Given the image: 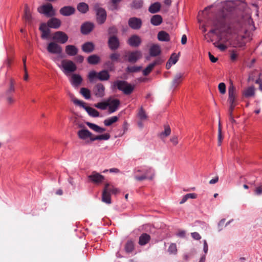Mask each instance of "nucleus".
<instances>
[{"label":"nucleus","instance_id":"1","mask_svg":"<svg viewBox=\"0 0 262 262\" xmlns=\"http://www.w3.org/2000/svg\"><path fill=\"white\" fill-rule=\"evenodd\" d=\"M154 170L149 167L143 166L137 167L134 170V178L139 181L145 179H152L154 176Z\"/></svg>","mask_w":262,"mask_h":262},{"label":"nucleus","instance_id":"2","mask_svg":"<svg viewBox=\"0 0 262 262\" xmlns=\"http://www.w3.org/2000/svg\"><path fill=\"white\" fill-rule=\"evenodd\" d=\"M51 58L53 61L57 63L58 67L67 76H68L69 74L71 73L74 72L77 69L76 65L73 61L70 60L63 59L61 61L60 64H58L57 63V62L59 60V56H52Z\"/></svg>","mask_w":262,"mask_h":262},{"label":"nucleus","instance_id":"3","mask_svg":"<svg viewBox=\"0 0 262 262\" xmlns=\"http://www.w3.org/2000/svg\"><path fill=\"white\" fill-rule=\"evenodd\" d=\"M112 86V89H117L126 95L131 94L135 89V85L129 83L124 80L115 81Z\"/></svg>","mask_w":262,"mask_h":262},{"label":"nucleus","instance_id":"4","mask_svg":"<svg viewBox=\"0 0 262 262\" xmlns=\"http://www.w3.org/2000/svg\"><path fill=\"white\" fill-rule=\"evenodd\" d=\"M110 77V74L106 70H102L98 73L95 71H91L88 74V78L91 82H93L96 78L100 81L107 80Z\"/></svg>","mask_w":262,"mask_h":262},{"label":"nucleus","instance_id":"5","mask_svg":"<svg viewBox=\"0 0 262 262\" xmlns=\"http://www.w3.org/2000/svg\"><path fill=\"white\" fill-rule=\"evenodd\" d=\"M73 102L74 104L83 107L90 116L93 117H99V113L97 110L90 106H85L84 102L82 101L74 98L73 99Z\"/></svg>","mask_w":262,"mask_h":262},{"label":"nucleus","instance_id":"6","mask_svg":"<svg viewBox=\"0 0 262 262\" xmlns=\"http://www.w3.org/2000/svg\"><path fill=\"white\" fill-rule=\"evenodd\" d=\"M37 11L39 13L43 14L47 17H51L55 15V11L52 5L50 3L39 7L37 8Z\"/></svg>","mask_w":262,"mask_h":262},{"label":"nucleus","instance_id":"7","mask_svg":"<svg viewBox=\"0 0 262 262\" xmlns=\"http://www.w3.org/2000/svg\"><path fill=\"white\" fill-rule=\"evenodd\" d=\"M78 138L88 144L91 142V138H93V135L85 127L79 129L77 132Z\"/></svg>","mask_w":262,"mask_h":262},{"label":"nucleus","instance_id":"8","mask_svg":"<svg viewBox=\"0 0 262 262\" xmlns=\"http://www.w3.org/2000/svg\"><path fill=\"white\" fill-rule=\"evenodd\" d=\"M142 56L141 52L138 50L126 52L125 55V56L127 58L128 61L131 63L136 62L142 57Z\"/></svg>","mask_w":262,"mask_h":262},{"label":"nucleus","instance_id":"9","mask_svg":"<svg viewBox=\"0 0 262 262\" xmlns=\"http://www.w3.org/2000/svg\"><path fill=\"white\" fill-rule=\"evenodd\" d=\"M95 10L96 12L97 20L99 24H103L106 18V13L105 10L99 7L98 4H96L95 6Z\"/></svg>","mask_w":262,"mask_h":262},{"label":"nucleus","instance_id":"10","mask_svg":"<svg viewBox=\"0 0 262 262\" xmlns=\"http://www.w3.org/2000/svg\"><path fill=\"white\" fill-rule=\"evenodd\" d=\"M107 102L108 107V112L112 114L117 111L120 105V101L118 99L110 97L107 99Z\"/></svg>","mask_w":262,"mask_h":262},{"label":"nucleus","instance_id":"11","mask_svg":"<svg viewBox=\"0 0 262 262\" xmlns=\"http://www.w3.org/2000/svg\"><path fill=\"white\" fill-rule=\"evenodd\" d=\"M47 50L49 53L60 55L62 54V47L55 42H51L48 44Z\"/></svg>","mask_w":262,"mask_h":262},{"label":"nucleus","instance_id":"12","mask_svg":"<svg viewBox=\"0 0 262 262\" xmlns=\"http://www.w3.org/2000/svg\"><path fill=\"white\" fill-rule=\"evenodd\" d=\"M228 101L229 103L237 104V93L232 83H231L228 88Z\"/></svg>","mask_w":262,"mask_h":262},{"label":"nucleus","instance_id":"13","mask_svg":"<svg viewBox=\"0 0 262 262\" xmlns=\"http://www.w3.org/2000/svg\"><path fill=\"white\" fill-rule=\"evenodd\" d=\"M68 36L63 32H56L53 36V39L57 42L60 43H65L68 40Z\"/></svg>","mask_w":262,"mask_h":262},{"label":"nucleus","instance_id":"14","mask_svg":"<svg viewBox=\"0 0 262 262\" xmlns=\"http://www.w3.org/2000/svg\"><path fill=\"white\" fill-rule=\"evenodd\" d=\"M105 88L102 83H99L94 88L93 92L95 96L97 98H102L105 95Z\"/></svg>","mask_w":262,"mask_h":262},{"label":"nucleus","instance_id":"15","mask_svg":"<svg viewBox=\"0 0 262 262\" xmlns=\"http://www.w3.org/2000/svg\"><path fill=\"white\" fill-rule=\"evenodd\" d=\"M89 180L96 184L102 183L104 180V177L100 173L93 171L91 175L88 176Z\"/></svg>","mask_w":262,"mask_h":262},{"label":"nucleus","instance_id":"16","mask_svg":"<svg viewBox=\"0 0 262 262\" xmlns=\"http://www.w3.org/2000/svg\"><path fill=\"white\" fill-rule=\"evenodd\" d=\"M69 80L74 88H77L81 84L83 79L79 74H73L71 75Z\"/></svg>","mask_w":262,"mask_h":262},{"label":"nucleus","instance_id":"17","mask_svg":"<svg viewBox=\"0 0 262 262\" xmlns=\"http://www.w3.org/2000/svg\"><path fill=\"white\" fill-rule=\"evenodd\" d=\"M108 45L111 50H116L119 47L120 42L119 39L116 36H111L108 38Z\"/></svg>","mask_w":262,"mask_h":262},{"label":"nucleus","instance_id":"18","mask_svg":"<svg viewBox=\"0 0 262 262\" xmlns=\"http://www.w3.org/2000/svg\"><path fill=\"white\" fill-rule=\"evenodd\" d=\"M142 25L141 20L136 17L130 18L128 20L129 26L133 29H139Z\"/></svg>","mask_w":262,"mask_h":262},{"label":"nucleus","instance_id":"19","mask_svg":"<svg viewBox=\"0 0 262 262\" xmlns=\"http://www.w3.org/2000/svg\"><path fill=\"white\" fill-rule=\"evenodd\" d=\"M141 42L140 37L136 35L131 36L127 40V43L129 46L133 47H138Z\"/></svg>","mask_w":262,"mask_h":262},{"label":"nucleus","instance_id":"20","mask_svg":"<svg viewBox=\"0 0 262 262\" xmlns=\"http://www.w3.org/2000/svg\"><path fill=\"white\" fill-rule=\"evenodd\" d=\"M184 77V74L179 73L177 74L172 81L171 88L174 90L182 82Z\"/></svg>","mask_w":262,"mask_h":262},{"label":"nucleus","instance_id":"21","mask_svg":"<svg viewBox=\"0 0 262 262\" xmlns=\"http://www.w3.org/2000/svg\"><path fill=\"white\" fill-rule=\"evenodd\" d=\"M75 9L72 6H64L61 8L60 10V13L63 16H70L74 13Z\"/></svg>","mask_w":262,"mask_h":262},{"label":"nucleus","instance_id":"22","mask_svg":"<svg viewBox=\"0 0 262 262\" xmlns=\"http://www.w3.org/2000/svg\"><path fill=\"white\" fill-rule=\"evenodd\" d=\"M47 25L48 27L57 29L61 25V21L58 18L53 17L48 21Z\"/></svg>","mask_w":262,"mask_h":262},{"label":"nucleus","instance_id":"23","mask_svg":"<svg viewBox=\"0 0 262 262\" xmlns=\"http://www.w3.org/2000/svg\"><path fill=\"white\" fill-rule=\"evenodd\" d=\"M94 28V25L91 23H86L83 24L81 27V33L83 34H88L92 31Z\"/></svg>","mask_w":262,"mask_h":262},{"label":"nucleus","instance_id":"24","mask_svg":"<svg viewBox=\"0 0 262 262\" xmlns=\"http://www.w3.org/2000/svg\"><path fill=\"white\" fill-rule=\"evenodd\" d=\"M108 187H104L102 196V201L106 204H110L111 203V194L108 193Z\"/></svg>","mask_w":262,"mask_h":262},{"label":"nucleus","instance_id":"25","mask_svg":"<svg viewBox=\"0 0 262 262\" xmlns=\"http://www.w3.org/2000/svg\"><path fill=\"white\" fill-rule=\"evenodd\" d=\"M66 53L69 55L73 56L78 53V49L74 45H68L65 48Z\"/></svg>","mask_w":262,"mask_h":262},{"label":"nucleus","instance_id":"26","mask_svg":"<svg viewBox=\"0 0 262 262\" xmlns=\"http://www.w3.org/2000/svg\"><path fill=\"white\" fill-rule=\"evenodd\" d=\"M160 63V60L157 59L154 62L150 63L143 71V74L144 76L148 75L154 68L157 64Z\"/></svg>","mask_w":262,"mask_h":262},{"label":"nucleus","instance_id":"27","mask_svg":"<svg viewBox=\"0 0 262 262\" xmlns=\"http://www.w3.org/2000/svg\"><path fill=\"white\" fill-rule=\"evenodd\" d=\"M86 124L91 129L93 130L96 133H102L106 130L105 128L101 127L95 124L89 122H86Z\"/></svg>","mask_w":262,"mask_h":262},{"label":"nucleus","instance_id":"28","mask_svg":"<svg viewBox=\"0 0 262 262\" xmlns=\"http://www.w3.org/2000/svg\"><path fill=\"white\" fill-rule=\"evenodd\" d=\"M255 89L253 86L245 89L243 91V95L246 98H249L254 95Z\"/></svg>","mask_w":262,"mask_h":262},{"label":"nucleus","instance_id":"29","mask_svg":"<svg viewBox=\"0 0 262 262\" xmlns=\"http://www.w3.org/2000/svg\"><path fill=\"white\" fill-rule=\"evenodd\" d=\"M150 239V236L149 234L143 233L139 237V244L141 246L145 245L148 243Z\"/></svg>","mask_w":262,"mask_h":262},{"label":"nucleus","instance_id":"30","mask_svg":"<svg viewBox=\"0 0 262 262\" xmlns=\"http://www.w3.org/2000/svg\"><path fill=\"white\" fill-rule=\"evenodd\" d=\"M150 55L151 56H157L161 53L160 47L158 45H154L150 48Z\"/></svg>","mask_w":262,"mask_h":262},{"label":"nucleus","instance_id":"31","mask_svg":"<svg viewBox=\"0 0 262 262\" xmlns=\"http://www.w3.org/2000/svg\"><path fill=\"white\" fill-rule=\"evenodd\" d=\"M158 39L161 41H168L170 40V36L165 31H161L158 34Z\"/></svg>","mask_w":262,"mask_h":262},{"label":"nucleus","instance_id":"32","mask_svg":"<svg viewBox=\"0 0 262 262\" xmlns=\"http://www.w3.org/2000/svg\"><path fill=\"white\" fill-rule=\"evenodd\" d=\"M160 3L159 2H155L150 6L148 9V11L151 13H156L160 11Z\"/></svg>","mask_w":262,"mask_h":262},{"label":"nucleus","instance_id":"33","mask_svg":"<svg viewBox=\"0 0 262 262\" xmlns=\"http://www.w3.org/2000/svg\"><path fill=\"white\" fill-rule=\"evenodd\" d=\"M82 49L84 52L90 53L94 50V45L92 42H87L82 45Z\"/></svg>","mask_w":262,"mask_h":262},{"label":"nucleus","instance_id":"34","mask_svg":"<svg viewBox=\"0 0 262 262\" xmlns=\"http://www.w3.org/2000/svg\"><path fill=\"white\" fill-rule=\"evenodd\" d=\"M25 14H24V18L25 20L28 23H30L32 20V15L31 13L30 10L29 6L27 5H25Z\"/></svg>","mask_w":262,"mask_h":262},{"label":"nucleus","instance_id":"35","mask_svg":"<svg viewBox=\"0 0 262 262\" xmlns=\"http://www.w3.org/2000/svg\"><path fill=\"white\" fill-rule=\"evenodd\" d=\"M162 22V18L160 15H154L150 19V23L154 26H159Z\"/></svg>","mask_w":262,"mask_h":262},{"label":"nucleus","instance_id":"36","mask_svg":"<svg viewBox=\"0 0 262 262\" xmlns=\"http://www.w3.org/2000/svg\"><path fill=\"white\" fill-rule=\"evenodd\" d=\"M71 121L73 122V124L77 126L78 127L81 129L84 128L85 125L83 122L77 116H74L71 118Z\"/></svg>","mask_w":262,"mask_h":262},{"label":"nucleus","instance_id":"37","mask_svg":"<svg viewBox=\"0 0 262 262\" xmlns=\"http://www.w3.org/2000/svg\"><path fill=\"white\" fill-rule=\"evenodd\" d=\"M110 135L108 133L96 136H93V138H91V142L96 140H107L110 138Z\"/></svg>","mask_w":262,"mask_h":262},{"label":"nucleus","instance_id":"38","mask_svg":"<svg viewBox=\"0 0 262 262\" xmlns=\"http://www.w3.org/2000/svg\"><path fill=\"white\" fill-rule=\"evenodd\" d=\"M100 60V57L97 55H92L88 58V62L91 64H96L99 62Z\"/></svg>","mask_w":262,"mask_h":262},{"label":"nucleus","instance_id":"39","mask_svg":"<svg viewBox=\"0 0 262 262\" xmlns=\"http://www.w3.org/2000/svg\"><path fill=\"white\" fill-rule=\"evenodd\" d=\"M77 9L81 13H85L88 11L89 6L85 3H80L77 6Z\"/></svg>","mask_w":262,"mask_h":262},{"label":"nucleus","instance_id":"40","mask_svg":"<svg viewBox=\"0 0 262 262\" xmlns=\"http://www.w3.org/2000/svg\"><path fill=\"white\" fill-rule=\"evenodd\" d=\"M243 37H239L238 38L237 40H233L232 41L231 45L233 47H242L245 46V41L244 40H242Z\"/></svg>","mask_w":262,"mask_h":262},{"label":"nucleus","instance_id":"41","mask_svg":"<svg viewBox=\"0 0 262 262\" xmlns=\"http://www.w3.org/2000/svg\"><path fill=\"white\" fill-rule=\"evenodd\" d=\"M118 120V117L117 116H113L107 118L104 121V124L106 126L111 125L113 123L117 122Z\"/></svg>","mask_w":262,"mask_h":262},{"label":"nucleus","instance_id":"42","mask_svg":"<svg viewBox=\"0 0 262 262\" xmlns=\"http://www.w3.org/2000/svg\"><path fill=\"white\" fill-rule=\"evenodd\" d=\"M80 94L86 99H89L91 98V92L90 91L85 88H82L80 89Z\"/></svg>","mask_w":262,"mask_h":262},{"label":"nucleus","instance_id":"43","mask_svg":"<svg viewBox=\"0 0 262 262\" xmlns=\"http://www.w3.org/2000/svg\"><path fill=\"white\" fill-rule=\"evenodd\" d=\"M213 45L221 51H224L227 48V46L224 43H221V40H217L214 42Z\"/></svg>","mask_w":262,"mask_h":262},{"label":"nucleus","instance_id":"44","mask_svg":"<svg viewBox=\"0 0 262 262\" xmlns=\"http://www.w3.org/2000/svg\"><path fill=\"white\" fill-rule=\"evenodd\" d=\"M95 106L101 110H106L108 106L107 100L105 102H101L95 104Z\"/></svg>","mask_w":262,"mask_h":262},{"label":"nucleus","instance_id":"45","mask_svg":"<svg viewBox=\"0 0 262 262\" xmlns=\"http://www.w3.org/2000/svg\"><path fill=\"white\" fill-rule=\"evenodd\" d=\"M223 139V137L222 134V128H221V122L219 121V129H218V145L221 146L222 144V141Z\"/></svg>","mask_w":262,"mask_h":262},{"label":"nucleus","instance_id":"46","mask_svg":"<svg viewBox=\"0 0 262 262\" xmlns=\"http://www.w3.org/2000/svg\"><path fill=\"white\" fill-rule=\"evenodd\" d=\"M143 4L142 0H135L132 3V7L135 9L141 8Z\"/></svg>","mask_w":262,"mask_h":262},{"label":"nucleus","instance_id":"47","mask_svg":"<svg viewBox=\"0 0 262 262\" xmlns=\"http://www.w3.org/2000/svg\"><path fill=\"white\" fill-rule=\"evenodd\" d=\"M138 117L142 120H144L147 118V115L142 107H141L138 113Z\"/></svg>","mask_w":262,"mask_h":262},{"label":"nucleus","instance_id":"48","mask_svg":"<svg viewBox=\"0 0 262 262\" xmlns=\"http://www.w3.org/2000/svg\"><path fill=\"white\" fill-rule=\"evenodd\" d=\"M168 251L170 254H176L177 252V246L175 244H171L168 248Z\"/></svg>","mask_w":262,"mask_h":262},{"label":"nucleus","instance_id":"49","mask_svg":"<svg viewBox=\"0 0 262 262\" xmlns=\"http://www.w3.org/2000/svg\"><path fill=\"white\" fill-rule=\"evenodd\" d=\"M108 187V193H109L110 194L111 193H114L116 194L118 192V190L117 188L114 187L113 186L111 185L110 184H106L104 187Z\"/></svg>","mask_w":262,"mask_h":262},{"label":"nucleus","instance_id":"50","mask_svg":"<svg viewBox=\"0 0 262 262\" xmlns=\"http://www.w3.org/2000/svg\"><path fill=\"white\" fill-rule=\"evenodd\" d=\"M125 250L127 252H131L134 249V244L132 242H128L125 245Z\"/></svg>","mask_w":262,"mask_h":262},{"label":"nucleus","instance_id":"51","mask_svg":"<svg viewBox=\"0 0 262 262\" xmlns=\"http://www.w3.org/2000/svg\"><path fill=\"white\" fill-rule=\"evenodd\" d=\"M108 34L111 36H116L118 32V30L116 27L112 26L108 28Z\"/></svg>","mask_w":262,"mask_h":262},{"label":"nucleus","instance_id":"52","mask_svg":"<svg viewBox=\"0 0 262 262\" xmlns=\"http://www.w3.org/2000/svg\"><path fill=\"white\" fill-rule=\"evenodd\" d=\"M179 59V57L176 54V53H173L168 61H170L171 64H174L177 63Z\"/></svg>","mask_w":262,"mask_h":262},{"label":"nucleus","instance_id":"53","mask_svg":"<svg viewBox=\"0 0 262 262\" xmlns=\"http://www.w3.org/2000/svg\"><path fill=\"white\" fill-rule=\"evenodd\" d=\"M141 67L132 66L127 68V71L128 72H137L140 70Z\"/></svg>","mask_w":262,"mask_h":262},{"label":"nucleus","instance_id":"54","mask_svg":"<svg viewBox=\"0 0 262 262\" xmlns=\"http://www.w3.org/2000/svg\"><path fill=\"white\" fill-rule=\"evenodd\" d=\"M120 54L117 53H114L110 55V58L113 61H119Z\"/></svg>","mask_w":262,"mask_h":262},{"label":"nucleus","instance_id":"55","mask_svg":"<svg viewBox=\"0 0 262 262\" xmlns=\"http://www.w3.org/2000/svg\"><path fill=\"white\" fill-rule=\"evenodd\" d=\"M104 67L105 68H106L107 69H108V70L110 71H112L114 70V64L110 61H106L105 63H104Z\"/></svg>","mask_w":262,"mask_h":262},{"label":"nucleus","instance_id":"56","mask_svg":"<svg viewBox=\"0 0 262 262\" xmlns=\"http://www.w3.org/2000/svg\"><path fill=\"white\" fill-rule=\"evenodd\" d=\"M218 88L219 91L221 94H224L226 93V85L224 83H220L219 84Z\"/></svg>","mask_w":262,"mask_h":262},{"label":"nucleus","instance_id":"57","mask_svg":"<svg viewBox=\"0 0 262 262\" xmlns=\"http://www.w3.org/2000/svg\"><path fill=\"white\" fill-rule=\"evenodd\" d=\"M170 133H171L170 128L169 126H165L164 131L163 132L161 133V136H164L165 137H167L170 134Z\"/></svg>","mask_w":262,"mask_h":262},{"label":"nucleus","instance_id":"58","mask_svg":"<svg viewBox=\"0 0 262 262\" xmlns=\"http://www.w3.org/2000/svg\"><path fill=\"white\" fill-rule=\"evenodd\" d=\"M237 57H238L237 53L234 51H232L231 52V54H230V59L232 61H235L237 60Z\"/></svg>","mask_w":262,"mask_h":262},{"label":"nucleus","instance_id":"59","mask_svg":"<svg viewBox=\"0 0 262 262\" xmlns=\"http://www.w3.org/2000/svg\"><path fill=\"white\" fill-rule=\"evenodd\" d=\"M50 29H48L45 31H43L41 32V37L43 39H46L47 38L50 34Z\"/></svg>","mask_w":262,"mask_h":262},{"label":"nucleus","instance_id":"60","mask_svg":"<svg viewBox=\"0 0 262 262\" xmlns=\"http://www.w3.org/2000/svg\"><path fill=\"white\" fill-rule=\"evenodd\" d=\"M170 140L173 145H176L178 144V137L177 136H172Z\"/></svg>","mask_w":262,"mask_h":262},{"label":"nucleus","instance_id":"61","mask_svg":"<svg viewBox=\"0 0 262 262\" xmlns=\"http://www.w3.org/2000/svg\"><path fill=\"white\" fill-rule=\"evenodd\" d=\"M192 238L195 240H200L201 238V235L196 232L191 233Z\"/></svg>","mask_w":262,"mask_h":262},{"label":"nucleus","instance_id":"62","mask_svg":"<svg viewBox=\"0 0 262 262\" xmlns=\"http://www.w3.org/2000/svg\"><path fill=\"white\" fill-rule=\"evenodd\" d=\"M254 193L255 194L257 195H261L262 194V187L259 186L256 187L254 190Z\"/></svg>","mask_w":262,"mask_h":262},{"label":"nucleus","instance_id":"63","mask_svg":"<svg viewBox=\"0 0 262 262\" xmlns=\"http://www.w3.org/2000/svg\"><path fill=\"white\" fill-rule=\"evenodd\" d=\"M225 221V219H222L219 223V224H218V228H219V232L221 231V230H222V229L223 228V226H224V224Z\"/></svg>","mask_w":262,"mask_h":262},{"label":"nucleus","instance_id":"64","mask_svg":"<svg viewBox=\"0 0 262 262\" xmlns=\"http://www.w3.org/2000/svg\"><path fill=\"white\" fill-rule=\"evenodd\" d=\"M48 25H47L45 23H42L40 25L39 27V30L42 32V31L48 29L49 28H48Z\"/></svg>","mask_w":262,"mask_h":262}]
</instances>
